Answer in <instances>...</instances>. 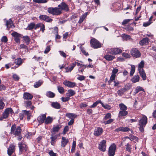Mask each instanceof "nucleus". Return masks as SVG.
<instances>
[{
  "mask_svg": "<svg viewBox=\"0 0 156 156\" xmlns=\"http://www.w3.org/2000/svg\"><path fill=\"white\" fill-rule=\"evenodd\" d=\"M147 123V117L143 115L142 118L139 120L138 125L139 126V130L141 132H143L144 128Z\"/></svg>",
  "mask_w": 156,
  "mask_h": 156,
  "instance_id": "f257e3e1",
  "label": "nucleus"
},
{
  "mask_svg": "<svg viewBox=\"0 0 156 156\" xmlns=\"http://www.w3.org/2000/svg\"><path fill=\"white\" fill-rule=\"evenodd\" d=\"M48 11L50 14L55 15H58L62 13V11L58 8L50 7L48 8Z\"/></svg>",
  "mask_w": 156,
  "mask_h": 156,
  "instance_id": "f03ea898",
  "label": "nucleus"
},
{
  "mask_svg": "<svg viewBox=\"0 0 156 156\" xmlns=\"http://www.w3.org/2000/svg\"><path fill=\"white\" fill-rule=\"evenodd\" d=\"M16 126L15 125H12V126L11 129V133H13L14 135L17 136H19L21 133V129L20 126H18L16 128Z\"/></svg>",
  "mask_w": 156,
  "mask_h": 156,
  "instance_id": "7ed1b4c3",
  "label": "nucleus"
},
{
  "mask_svg": "<svg viewBox=\"0 0 156 156\" xmlns=\"http://www.w3.org/2000/svg\"><path fill=\"white\" fill-rule=\"evenodd\" d=\"M108 53L112 55H117L121 53L122 52V50L119 48H113L110 49H107Z\"/></svg>",
  "mask_w": 156,
  "mask_h": 156,
  "instance_id": "20e7f679",
  "label": "nucleus"
},
{
  "mask_svg": "<svg viewBox=\"0 0 156 156\" xmlns=\"http://www.w3.org/2000/svg\"><path fill=\"white\" fill-rule=\"evenodd\" d=\"M90 43L91 46L94 48H99L101 47L100 43L95 38L92 39Z\"/></svg>",
  "mask_w": 156,
  "mask_h": 156,
  "instance_id": "39448f33",
  "label": "nucleus"
},
{
  "mask_svg": "<svg viewBox=\"0 0 156 156\" xmlns=\"http://www.w3.org/2000/svg\"><path fill=\"white\" fill-rule=\"evenodd\" d=\"M116 147V146L114 144H113L109 147L108 151L109 156H114Z\"/></svg>",
  "mask_w": 156,
  "mask_h": 156,
  "instance_id": "423d86ee",
  "label": "nucleus"
},
{
  "mask_svg": "<svg viewBox=\"0 0 156 156\" xmlns=\"http://www.w3.org/2000/svg\"><path fill=\"white\" fill-rule=\"evenodd\" d=\"M131 53L133 56L136 58H138L141 56L139 51L136 48L132 49L131 51Z\"/></svg>",
  "mask_w": 156,
  "mask_h": 156,
  "instance_id": "0eeeda50",
  "label": "nucleus"
},
{
  "mask_svg": "<svg viewBox=\"0 0 156 156\" xmlns=\"http://www.w3.org/2000/svg\"><path fill=\"white\" fill-rule=\"evenodd\" d=\"M63 84L66 87L72 88L76 86V83L67 80H65L63 82Z\"/></svg>",
  "mask_w": 156,
  "mask_h": 156,
  "instance_id": "6e6552de",
  "label": "nucleus"
},
{
  "mask_svg": "<svg viewBox=\"0 0 156 156\" xmlns=\"http://www.w3.org/2000/svg\"><path fill=\"white\" fill-rule=\"evenodd\" d=\"M25 115H27V116L28 118L29 117L30 115V112L29 111L24 110L21 113H20L19 114V117L20 120L23 119L24 116Z\"/></svg>",
  "mask_w": 156,
  "mask_h": 156,
  "instance_id": "1a4fd4ad",
  "label": "nucleus"
},
{
  "mask_svg": "<svg viewBox=\"0 0 156 156\" xmlns=\"http://www.w3.org/2000/svg\"><path fill=\"white\" fill-rule=\"evenodd\" d=\"M60 9L62 11V10L67 11L69 10V7L64 2H62L58 6Z\"/></svg>",
  "mask_w": 156,
  "mask_h": 156,
  "instance_id": "9d476101",
  "label": "nucleus"
},
{
  "mask_svg": "<svg viewBox=\"0 0 156 156\" xmlns=\"http://www.w3.org/2000/svg\"><path fill=\"white\" fill-rule=\"evenodd\" d=\"M106 141L105 140H103L101 142H100L99 146V148L101 151H105Z\"/></svg>",
  "mask_w": 156,
  "mask_h": 156,
  "instance_id": "9b49d317",
  "label": "nucleus"
},
{
  "mask_svg": "<svg viewBox=\"0 0 156 156\" xmlns=\"http://www.w3.org/2000/svg\"><path fill=\"white\" fill-rule=\"evenodd\" d=\"M20 152H22L24 150H27V146L24 142L19 143L18 144Z\"/></svg>",
  "mask_w": 156,
  "mask_h": 156,
  "instance_id": "f8f14e48",
  "label": "nucleus"
},
{
  "mask_svg": "<svg viewBox=\"0 0 156 156\" xmlns=\"http://www.w3.org/2000/svg\"><path fill=\"white\" fill-rule=\"evenodd\" d=\"M15 151V146L12 144H11L8 148L7 152L9 155L11 156Z\"/></svg>",
  "mask_w": 156,
  "mask_h": 156,
  "instance_id": "ddd939ff",
  "label": "nucleus"
},
{
  "mask_svg": "<svg viewBox=\"0 0 156 156\" xmlns=\"http://www.w3.org/2000/svg\"><path fill=\"white\" fill-rule=\"evenodd\" d=\"M103 132V129L101 128L97 127L95 129L94 134L95 136H98L101 135Z\"/></svg>",
  "mask_w": 156,
  "mask_h": 156,
  "instance_id": "4468645a",
  "label": "nucleus"
},
{
  "mask_svg": "<svg viewBox=\"0 0 156 156\" xmlns=\"http://www.w3.org/2000/svg\"><path fill=\"white\" fill-rule=\"evenodd\" d=\"M107 51L106 54L104 56V58L108 61H111L115 58V56L109 55Z\"/></svg>",
  "mask_w": 156,
  "mask_h": 156,
  "instance_id": "2eb2a0df",
  "label": "nucleus"
},
{
  "mask_svg": "<svg viewBox=\"0 0 156 156\" xmlns=\"http://www.w3.org/2000/svg\"><path fill=\"white\" fill-rule=\"evenodd\" d=\"M39 17L40 19L45 21L47 22H51L52 20V19L46 15H41L39 16Z\"/></svg>",
  "mask_w": 156,
  "mask_h": 156,
  "instance_id": "dca6fc26",
  "label": "nucleus"
},
{
  "mask_svg": "<svg viewBox=\"0 0 156 156\" xmlns=\"http://www.w3.org/2000/svg\"><path fill=\"white\" fill-rule=\"evenodd\" d=\"M46 117L45 114H42L37 118V120L39 123H42L44 122Z\"/></svg>",
  "mask_w": 156,
  "mask_h": 156,
  "instance_id": "f3484780",
  "label": "nucleus"
},
{
  "mask_svg": "<svg viewBox=\"0 0 156 156\" xmlns=\"http://www.w3.org/2000/svg\"><path fill=\"white\" fill-rule=\"evenodd\" d=\"M61 128V126L59 125L54 126L51 132V133L54 134L58 132Z\"/></svg>",
  "mask_w": 156,
  "mask_h": 156,
  "instance_id": "a211bd4d",
  "label": "nucleus"
},
{
  "mask_svg": "<svg viewBox=\"0 0 156 156\" xmlns=\"http://www.w3.org/2000/svg\"><path fill=\"white\" fill-rule=\"evenodd\" d=\"M149 39L147 38H144L140 42V44L141 45H146L149 42Z\"/></svg>",
  "mask_w": 156,
  "mask_h": 156,
  "instance_id": "6ab92c4d",
  "label": "nucleus"
},
{
  "mask_svg": "<svg viewBox=\"0 0 156 156\" xmlns=\"http://www.w3.org/2000/svg\"><path fill=\"white\" fill-rule=\"evenodd\" d=\"M33 98V96L28 93H25L23 94V98L24 99L30 100Z\"/></svg>",
  "mask_w": 156,
  "mask_h": 156,
  "instance_id": "aec40b11",
  "label": "nucleus"
},
{
  "mask_svg": "<svg viewBox=\"0 0 156 156\" xmlns=\"http://www.w3.org/2000/svg\"><path fill=\"white\" fill-rule=\"evenodd\" d=\"M69 142V140L65 137H62L61 141V146L62 147H65Z\"/></svg>",
  "mask_w": 156,
  "mask_h": 156,
  "instance_id": "412c9836",
  "label": "nucleus"
},
{
  "mask_svg": "<svg viewBox=\"0 0 156 156\" xmlns=\"http://www.w3.org/2000/svg\"><path fill=\"white\" fill-rule=\"evenodd\" d=\"M39 27L41 28L40 30H42V32H43L45 30V27L44 25L41 23H39L36 25L35 29Z\"/></svg>",
  "mask_w": 156,
  "mask_h": 156,
  "instance_id": "4be33fe9",
  "label": "nucleus"
},
{
  "mask_svg": "<svg viewBox=\"0 0 156 156\" xmlns=\"http://www.w3.org/2000/svg\"><path fill=\"white\" fill-rule=\"evenodd\" d=\"M75 94V92L74 90L72 89L69 90L66 95L67 96H69V98L70 97L73 96Z\"/></svg>",
  "mask_w": 156,
  "mask_h": 156,
  "instance_id": "5701e85b",
  "label": "nucleus"
},
{
  "mask_svg": "<svg viewBox=\"0 0 156 156\" xmlns=\"http://www.w3.org/2000/svg\"><path fill=\"white\" fill-rule=\"evenodd\" d=\"M6 25L7 28H8L12 27V26H13L12 21L11 19H9L7 21Z\"/></svg>",
  "mask_w": 156,
  "mask_h": 156,
  "instance_id": "b1692460",
  "label": "nucleus"
},
{
  "mask_svg": "<svg viewBox=\"0 0 156 156\" xmlns=\"http://www.w3.org/2000/svg\"><path fill=\"white\" fill-rule=\"evenodd\" d=\"M53 121V118L50 116H48L45 118L44 123L45 124H48L51 123Z\"/></svg>",
  "mask_w": 156,
  "mask_h": 156,
  "instance_id": "393cba45",
  "label": "nucleus"
},
{
  "mask_svg": "<svg viewBox=\"0 0 156 156\" xmlns=\"http://www.w3.org/2000/svg\"><path fill=\"white\" fill-rule=\"evenodd\" d=\"M9 109H5L2 114V117H0V120H1L3 119H6L8 117V113H7V111H10L9 110H8Z\"/></svg>",
  "mask_w": 156,
  "mask_h": 156,
  "instance_id": "a878e982",
  "label": "nucleus"
},
{
  "mask_svg": "<svg viewBox=\"0 0 156 156\" xmlns=\"http://www.w3.org/2000/svg\"><path fill=\"white\" fill-rule=\"evenodd\" d=\"M128 114V112L126 111L121 110L119 111L118 116L120 118L122 116L126 115Z\"/></svg>",
  "mask_w": 156,
  "mask_h": 156,
  "instance_id": "bb28decb",
  "label": "nucleus"
},
{
  "mask_svg": "<svg viewBox=\"0 0 156 156\" xmlns=\"http://www.w3.org/2000/svg\"><path fill=\"white\" fill-rule=\"evenodd\" d=\"M141 76L143 78V80H145L146 79V76L145 72L144 69L139 70Z\"/></svg>",
  "mask_w": 156,
  "mask_h": 156,
  "instance_id": "cd10ccee",
  "label": "nucleus"
},
{
  "mask_svg": "<svg viewBox=\"0 0 156 156\" xmlns=\"http://www.w3.org/2000/svg\"><path fill=\"white\" fill-rule=\"evenodd\" d=\"M66 116L71 119H74L76 115L74 113H68L66 114Z\"/></svg>",
  "mask_w": 156,
  "mask_h": 156,
  "instance_id": "c85d7f7f",
  "label": "nucleus"
},
{
  "mask_svg": "<svg viewBox=\"0 0 156 156\" xmlns=\"http://www.w3.org/2000/svg\"><path fill=\"white\" fill-rule=\"evenodd\" d=\"M52 106L56 109H59L60 108V104L57 102H53L51 104Z\"/></svg>",
  "mask_w": 156,
  "mask_h": 156,
  "instance_id": "c756f323",
  "label": "nucleus"
},
{
  "mask_svg": "<svg viewBox=\"0 0 156 156\" xmlns=\"http://www.w3.org/2000/svg\"><path fill=\"white\" fill-rule=\"evenodd\" d=\"M23 62V59L20 58H19L15 60V63L16 65H17L18 66H19L22 64Z\"/></svg>",
  "mask_w": 156,
  "mask_h": 156,
  "instance_id": "7c9ffc66",
  "label": "nucleus"
},
{
  "mask_svg": "<svg viewBox=\"0 0 156 156\" xmlns=\"http://www.w3.org/2000/svg\"><path fill=\"white\" fill-rule=\"evenodd\" d=\"M87 12L82 15L80 18L78 23H81L83 21L85 18L87 16Z\"/></svg>",
  "mask_w": 156,
  "mask_h": 156,
  "instance_id": "2f4dec72",
  "label": "nucleus"
},
{
  "mask_svg": "<svg viewBox=\"0 0 156 156\" xmlns=\"http://www.w3.org/2000/svg\"><path fill=\"white\" fill-rule=\"evenodd\" d=\"M139 76L138 75H136L133 76L131 81L134 83H136L139 81Z\"/></svg>",
  "mask_w": 156,
  "mask_h": 156,
  "instance_id": "473e14b6",
  "label": "nucleus"
},
{
  "mask_svg": "<svg viewBox=\"0 0 156 156\" xmlns=\"http://www.w3.org/2000/svg\"><path fill=\"white\" fill-rule=\"evenodd\" d=\"M126 90L127 89L126 88H122L117 91L118 94V95L121 96Z\"/></svg>",
  "mask_w": 156,
  "mask_h": 156,
  "instance_id": "72a5a7b5",
  "label": "nucleus"
},
{
  "mask_svg": "<svg viewBox=\"0 0 156 156\" xmlns=\"http://www.w3.org/2000/svg\"><path fill=\"white\" fill-rule=\"evenodd\" d=\"M46 95L49 98H53L55 97V94L51 91H48L46 92Z\"/></svg>",
  "mask_w": 156,
  "mask_h": 156,
  "instance_id": "f704fd0d",
  "label": "nucleus"
},
{
  "mask_svg": "<svg viewBox=\"0 0 156 156\" xmlns=\"http://www.w3.org/2000/svg\"><path fill=\"white\" fill-rule=\"evenodd\" d=\"M119 106L121 110L126 111L127 108V107L122 103L119 104Z\"/></svg>",
  "mask_w": 156,
  "mask_h": 156,
  "instance_id": "c9c22d12",
  "label": "nucleus"
},
{
  "mask_svg": "<svg viewBox=\"0 0 156 156\" xmlns=\"http://www.w3.org/2000/svg\"><path fill=\"white\" fill-rule=\"evenodd\" d=\"M36 27V25L34 23H31L29 24L27 29L29 30H31L33 28H34L35 29V27Z\"/></svg>",
  "mask_w": 156,
  "mask_h": 156,
  "instance_id": "e433bc0d",
  "label": "nucleus"
},
{
  "mask_svg": "<svg viewBox=\"0 0 156 156\" xmlns=\"http://www.w3.org/2000/svg\"><path fill=\"white\" fill-rule=\"evenodd\" d=\"M144 61L143 60L141 61L138 65V69L139 70H143L142 68L144 67Z\"/></svg>",
  "mask_w": 156,
  "mask_h": 156,
  "instance_id": "4c0bfd02",
  "label": "nucleus"
},
{
  "mask_svg": "<svg viewBox=\"0 0 156 156\" xmlns=\"http://www.w3.org/2000/svg\"><path fill=\"white\" fill-rule=\"evenodd\" d=\"M122 37L124 40H131V39L130 36L129 35L123 34L122 35Z\"/></svg>",
  "mask_w": 156,
  "mask_h": 156,
  "instance_id": "58836bf2",
  "label": "nucleus"
},
{
  "mask_svg": "<svg viewBox=\"0 0 156 156\" xmlns=\"http://www.w3.org/2000/svg\"><path fill=\"white\" fill-rule=\"evenodd\" d=\"M43 83V82L42 81L40 80L35 83L34 85V87L35 88H37L41 86Z\"/></svg>",
  "mask_w": 156,
  "mask_h": 156,
  "instance_id": "ea45409f",
  "label": "nucleus"
},
{
  "mask_svg": "<svg viewBox=\"0 0 156 156\" xmlns=\"http://www.w3.org/2000/svg\"><path fill=\"white\" fill-rule=\"evenodd\" d=\"M57 89L59 92L61 94H63L65 92L64 88L61 86H58L57 87Z\"/></svg>",
  "mask_w": 156,
  "mask_h": 156,
  "instance_id": "a19ab883",
  "label": "nucleus"
},
{
  "mask_svg": "<svg viewBox=\"0 0 156 156\" xmlns=\"http://www.w3.org/2000/svg\"><path fill=\"white\" fill-rule=\"evenodd\" d=\"M23 39L25 42L26 43V44L27 45L28 44H29V43L30 41V38L28 36H26L24 37H23Z\"/></svg>",
  "mask_w": 156,
  "mask_h": 156,
  "instance_id": "79ce46f5",
  "label": "nucleus"
},
{
  "mask_svg": "<svg viewBox=\"0 0 156 156\" xmlns=\"http://www.w3.org/2000/svg\"><path fill=\"white\" fill-rule=\"evenodd\" d=\"M34 2L38 3H45L47 2L48 0H33Z\"/></svg>",
  "mask_w": 156,
  "mask_h": 156,
  "instance_id": "37998d69",
  "label": "nucleus"
},
{
  "mask_svg": "<svg viewBox=\"0 0 156 156\" xmlns=\"http://www.w3.org/2000/svg\"><path fill=\"white\" fill-rule=\"evenodd\" d=\"M131 69L130 72V75L131 76H132L135 72V66L133 65H131Z\"/></svg>",
  "mask_w": 156,
  "mask_h": 156,
  "instance_id": "c03bdc74",
  "label": "nucleus"
},
{
  "mask_svg": "<svg viewBox=\"0 0 156 156\" xmlns=\"http://www.w3.org/2000/svg\"><path fill=\"white\" fill-rule=\"evenodd\" d=\"M144 90V89L140 87H137L136 88L134 93L135 94L137 93L139 91Z\"/></svg>",
  "mask_w": 156,
  "mask_h": 156,
  "instance_id": "a18cd8bd",
  "label": "nucleus"
},
{
  "mask_svg": "<svg viewBox=\"0 0 156 156\" xmlns=\"http://www.w3.org/2000/svg\"><path fill=\"white\" fill-rule=\"evenodd\" d=\"M126 149V151L129 152H130L131 149V145H130L129 143L125 145Z\"/></svg>",
  "mask_w": 156,
  "mask_h": 156,
  "instance_id": "49530a36",
  "label": "nucleus"
},
{
  "mask_svg": "<svg viewBox=\"0 0 156 156\" xmlns=\"http://www.w3.org/2000/svg\"><path fill=\"white\" fill-rule=\"evenodd\" d=\"M102 102L100 100H98L94 102L92 105L90 106L91 108H94L96 107L98 103H101V104Z\"/></svg>",
  "mask_w": 156,
  "mask_h": 156,
  "instance_id": "de8ad7c7",
  "label": "nucleus"
},
{
  "mask_svg": "<svg viewBox=\"0 0 156 156\" xmlns=\"http://www.w3.org/2000/svg\"><path fill=\"white\" fill-rule=\"evenodd\" d=\"M75 66V64H74V63H73L71 66L70 67L67 68L66 72H68L71 71L73 69V68Z\"/></svg>",
  "mask_w": 156,
  "mask_h": 156,
  "instance_id": "09e8293b",
  "label": "nucleus"
},
{
  "mask_svg": "<svg viewBox=\"0 0 156 156\" xmlns=\"http://www.w3.org/2000/svg\"><path fill=\"white\" fill-rule=\"evenodd\" d=\"M70 99L69 96H67L66 97H62L61 98L62 101L63 102H66L68 101Z\"/></svg>",
  "mask_w": 156,
  "mask_h": 156,
  "instance_id": "8fccbe9b",
  "label": "nucleus"
},
{
  "mask_svg": "<svg viewBox=\"0 0 156 156\" xmlns=\"http://www.w3.org/2000/svg\"><path fill=\"white\" fill-rule=\"evenodd\" d=\"M55 34H56V36H55V39H60L61 37L59 36V35H58V30H57V27H56L55 28Z\"/></svg>",
  "mask_w": 156,
  "mask_h": 156,
  "instance_id": "3c124183",
  "label": "nucleus"
},
{
  "mask_svg": "<svg viewBox=\"0 0 156 156\" xmlns=\"http://www.w3.org/2000/svg\"><path fill=\"white\" fill-rule=\"evenodd\" d=\"M12 35L15 37H21V34H19L16 32H14L12 33Z\"/></svg>",
  "mask_w": 156,
  "mask_h": 156,
  "instance_id": "603ef678",
  "label": "nucleus"
},
{
  "mask_svg": "<svg viewBox=\"0 0 156 156\" xmlns=\"http://www.w3.org/2000/svg\"><path fill=\"white\" fill-rule=\"evenodd\" d=\"M101 105L105 109H110L111 108V107L109 105H107V104H104L102 102Z\"/></svg>",
  "mask_w": 156,
  "mask_h": 156,
  "instance_id": "864d4df0",
  "label": "nucleus"
},
{
  "mask_svg": "<svg viewBox=\"0 0 156 156\" xmlns=\"http://www.w3.org/2000/svg\"><path fill=\"white\" fill-rule=\"evenodd\" d=\"M113 120L112 119H110L108 120L104 121L103 123L105 125L109 124L112 122Z\"/></svg>",
  "mask_w": 156,
  "mask_h": 156,
  "instance_id": "5fc2aeb1",
  "label": "nucleus"
},
{
  "mask_svg": "<svg viewBox=\"0 0 156 156\" xmlns=\"http://www.w3.org/2000/svg\"><path fill=\"white\" fill-rule=\"evenodd\" d=\"M86 67L87 66L86 65H84V66H83V67L79 68L78 69L79 72L82 73Z\"/></svg>",
  "mask_w": 156,
  "mask_h": 156,
  "instance_id": "6e6d98bb",
  "label": "nucleus"
},
{
  "mask_svg": "<svg viewBox=\"0 0 156 156\" xmlns=\"http://www.w3.org/2000/svg\"><path fill=\"white\" fill-rule=\"evenodd\" d=\"M130 129L129 128L127 127H122V132H127L130 131Z\"/></svg>",
  "mask_w": 156,
  "mask_h": 156,
  "instance_id": "4d7b16f0",
  "label": "nucleus"
},
{
  "mask_svg": "<svg viewBox=\"0 0 156 156\" xmlns=\"http://www.w3.org/2000/svg\"><path fill=\"white\" fill-rule=\"evenodd\" d=\"M5 106V104L3 101L0 100V109H3Z\"/></svg>",
  "mask_w": 156,
  "mask_h": 156,
  "instance_id": "13d9d810",
  "label": "nucleus"
},
{
  "mask_svg": "<svg viewBox=\"0 0 156 156\" xmlns=\"http://www.w3.org/2000/svg\"><path fill=\"white\" fill-rule=\"evenodd\" d=\"M25 104H26V107H28L31 105L32 103L30 101H27L25 102Z\"/></svg>",
  "mask_w": 156,
  "mask_h": 156,
  "instance_id": "bf43d9fd",
  "label": "nucleus"
},
{
  "mask_svg": "<svg viewBox=\"0 0 156 156\" xmlns=\"http://www.w3.org/2000/svg\"><path fill=\"white\" fill-rule=\"evenodd\" d=\"M111 117V115L110 113H107L106 114L105 118L104 119L105 120H107L109 119Z\"/></svg>",
  "mask_w": 156,
  "mask_h": 156,
  "instance_id": "052dcab7",
  "label": "nucleus"
},
{
  "mask_svg": "<svg viewBox=\"0 0 156 156\" xmlns=\"http://www.w3.org/2000/svg\"><path fill=\"white\" fill-rule=\"evenodd\" d=\"M54 134H51V136L50 137V139L51 140H56L58 137V135H55L54 136H53Z\"/></svg>",
  "mask_w": 156,
  "mask_h": 156,
  "instance_id": "680f3d73",
  "label": "nucleus"
},
{
  "mask_svg": "<svg viewBox=\"0 0 156 156\" xmlns=\"http://www.w3.org/2000/svg\"><path fill=\"white\" fill-rule=\"evenodd\" d=\"M60 54L61 55L63 56L64 58H66V57L67 55L65 54L64 52L62 51H58Z\"/></svg>",
  "mask_w": 156,
  "mask_h": 156,
  "instance_id": "e2e57ef3",
  "label": "nucleus"
},
{
  "mask_svg": "<svg viewBox=\"0 0 156 156\" xmlns=\"http://www.w3.org/2000/svg\"><path fill=\"white\" fill-rule=\"evenodd\" d=\"M1 40L2 42L6 43L8 41V39L6 36H4L2 38Z\"/></svg>",
  "mask_w": 156,
  "mask_h": 156,
  "instance_id": "0e129e2a",
  "label": "nucleus"
},
{
  "mask_svg": "<svg viewBox=\"0 0 156 156\" xmlns=\"http://www.w3.org/2000/svg\"><path fill=\"white\" fill-rule=\"evenodd\" d=\"M130 19H127L124 20L122 22V25H124L127 24L129 22L130 20Z\"/></svg>",
  "mask_w": 156,
  "mask_h": 156,
  "instance_id": "69168bd1",
  "label": "nucleus"
},
{
  "mask_svg": "<svg viewBox=\"0 0 156 156\" xmlns=\"http://www.w3.org/2000/svg\"><path fill=\"white\" fill-rule=\"evenodd\" d=\"M48 154L50 156H56V153H54L52 150L50 151L49 152Z\"/></svg>",
  "mask_w": 156,
  "mask_h": 156,
  "instance_id": "338daca9",
  "label": "nucleus"
},
{
  "mask_svg": "<svg viewBox=\"0 0 156 156\" xmlns=\"http://www.w3.org/2000/svg\"><path fill=\"white\" fill-rule=\"evenodd\" d=\"M50 49H51V48H50V46H47L46 47V48L44 51V53L45 54H47V53H48L49 52V51H50Z\"/></svg>",
  "mask_w": 156,
  "mask_h": 156,
  "instance_id": "774afa93",
  "label": "nucleus"
}]
</instances>
